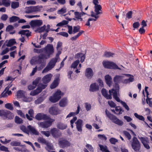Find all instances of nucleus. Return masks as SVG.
<instances>
[{
  "label": "nucleus",
  "instance_id": "f257e3e1",
  "mask_svg": "<svg viewBox=\"0 0 152 152\" xmlns=\"http://www.w3.org/2000/svg\"><path fill=\"white\" fill-rule=\"evenodd\" d=\"M130 75V74H124L120 75H116L114 77L113 80L116 88V90H115L118 91V92L119 89V84L122 82L125 76Z\"/></svg>",
  "mask_w": 152,
  "mask_h": 152
},
{
  "label": "nucleus",
  "instance_id": "f03ea898",
  "mask_svg": "<svg viewBox=\"0 0 152 152\" xmlns=\"http://www.w3.org/2000/svg\"><path fill=\"white\" fill-rule=\"evenodd\" d=\"M46 58L45 54L43 53L41 54L38 56L33 57L31 60L30 63L31 64H42L44 62V60L47 59Z\"/></svg>",
  "mask_w": 152,
  "mask_h": 152
},
{
  "label": "nucleus",
  "instance_id": "7ed1b4c3",
  "mask_svg": "<svg viewBox=\"0 0 152 152\" xmlns=\"http://www.w3.org/2000/svg\"><path fill=\"white\" fill-rule=\"evenodd\" d=\"M102 63L103 66L105 68L122 70L116 64L112 61L105 60L103 61Z\"/></svg>",
  "mask_w": 152,
  "mask_h": 152
},
{
  "label": "nucleus",
  "instance_id": "20e7f679",
  "mask_svg": "<svg viewBox=\"0 0 152 152\" xmlns=\"http://www.w3.org/2000/svg\"><path fill=\"white\" fill-rule=\"evenodd\" d=\"M58 58H54L51 59L48 64L47 66L42 71V73H46L51 70L55 66L58 60Z\"/></svg>",
  "mask_w": 152,
  "mask_h": 152
},
{
  "label": "nucleus",
  "instance_id": "39448f33",
  "mask_svg": "<svg viewBox=\"0 0 152 152\" xmlns=\"http://www.w3.org/2000/svg\"><path fill=\"white\" fill-rule=\"evenodd\" d=\"M105 113L107 116L115 124L119 126H122L123 125V122L122 121L117 118L115 115L110 113L107 110H106Z\"/></svg>",
  "mask_w": 152,
  "mask_h": 152
},
{
  "label": "nucleus",
  "instance_id": "423d86ee",
  "mask_svg": "<svg viewBox=\"0 0 152 152\" xmlns=\"http://www.w3.org/2000/svg\"><path fill=\"white\" fill-rule=\"evenodd\" d=\"M101 92L102 95L107 99H111L112 98V93L113 94L114 98V95H115L116 96H117L118 94V91L113 89L109 90V93L110 94L109 95L108 94L107 91L104 89H102V90Z\"/></svg>",
  "mask_w": 152,
  "mask_h": 152
},
{
  "label": "nucleus",
  "instance_id": "0eeeda50",
  "mask_svg": "<svg viewBox=\"0 0 152 152\" xmlns=\"http://www.w3.org/2000/svg\"><path fill=\"white\" fill-rule=\"evenodd\" d=\"M42 8V6H31L26 7L25 9V12L27 14L40 11Z\"/></svg>",
  "mask_w": 152,
  "mask_h": 152
},
{
  "label": "nucleus",
  "instance_id": "6e6552de",
  "mask_svg": "<svg viewBox=\"0 0 152 152\" xmlns=\"http://www.w3.org/2000/svg\"><path fill=\"white\" fill-rule=\"evenodd\" d=\"M0 116L4 119H12L13 118V114L10 111L7 110H2L0 111Z\"/></svg>",
  "mask_w": 152,
  "mask_h": 152
},
{
  "label": "nucleus",
  "instance_id": "1a4fd4ad",
  "mask_svg": "<svg viewBox=\"0 0 152 152\" xmlns=\"http://www.w3.org/2000/svg\"><path fill=\"white\" fill-rule=\"evenodd\" d=\"M63 94V93H61L60 90H58L56 92L53 96L50 97L49 100L53 103L56 102L58 101Z\"/></svg>",
  "mask_w": 152,
  "mask_h": 152
},
{
  "label": "nucleus",
  "instance_id": "9d476101",
  "mask_svg": "<svg viewBox=\"0 0 152 152\" xmlns=\"http://www.w3.org/2000/svg\"><path fill=\"white\" fill-rule=\"evenodd\" d=\"M132 147L135 151H139L140 148V144L139 140L136 137H134L132 143Z\"/></svg>",
  "mask_w": 152,
  "mask_h": 152
},
{
  "label": "nucleus",
  "instance_id": "9b49d317",
  "mask_svg": "<svg viewBox=\"0 0 152 152\" xmlns=\"http://www.w3.org/2000/svg\"><path fill=\"white\" fill-rule=\"evenodd\" d=\"M46 57V58L50 57V56L53 54L54 52L53 47L52 45L48 44L45 48Z\"/></svg>",
  "mask_w": 152,
  "mask_h": 152
},
{
  "label": "nucleus",
  "instance_id": "f8f14e48",
  "mask_svg": "<svg viewBox=\"0 0 152 152\" xmlns=\"http://www.w3.org/2000/svg\"><path fill=\"white\" fill-rule=\"evenodd\" d=\"M46 86V85L42 84L41 83L39 84L37 88L34 91H32L30 93V95L34 96L38 94L42 91V89L45 88Z\"/></svg>",
  "mask_w": 152,
  "mask_h": 152
},
{
  "label": "nucleus",
  "instance_id": "ddd939ff",
  "mask_svg": "<svg viewBox=\"0 0 152 152\" xmlns=\"http://www.w3.org/2000/svg\"><path fill=\"white\" fill-rule=\"evenodd\" d=\"M93 3L95 5V14L98 15L102 14V7L100 5L98 4L99 3L98 0H93Z\"/></svg>",
  "mask_w": 152,
  "mask_h": 152
},
{
  "label": "nucleus",
  "instance_id": "4468645a",
  "mask_svg": "<svg viewBox=\"0 0 152 152\" xmlns=\"http://www.w3.org/2000/svg\"><path fill=\"white\" fill-rule=\"evenodd\" d=\"M53 121V120L50 119L46 121L40 122L39 124V126L42 128H48L51 125Z\"/></svg>",
  "mask_w": 152,
  "mask_h": 152
},
{
  "label": "nucleus",
  "instance_id": "2eb2a0df",
  "mask_svg": "<svg viewBox=\"0 0 152 152\" xmlns=\"http://www.w3.org/2000/svg\"><path fill=\"white\" fill-rule=\"evenodd\" d=\"M139 138L141 140L144 147L147 149H148L150 148V147L148 145L149 143V140L147 138H145L143 137H139Z\"/></svg>",
  "mask_w": 152,
  "mask_h": 152
},
{
  "label": "nucleus",
  "instance_id": "dca6fc26",
  "mask_svg": "<svg viewBox=\"0 0 152 152\" xmlns=\"http://www.w3.org/2000/svg\"><path fill=\"white\" fill-rule=\"evenodd\" d=\"M94 73L92 69L90 68H88L86 69L85 75L88 79H90L93 77Z\"/></svg>",
  "mask_w": 152,
  "mask_h": 152
},
{
  "label": "nucleus",
  "instance_id": "f3484780",
  "mask_svg": "<svg viewBox=\"0 0 152 152\" xmlns=\"http://www.w3.org/2000/svg\"><path fill=\"white\" fill-rule=\"evenodd\" d=\"M132 11H129L127 12L126 15V18H124V17L121 16L119 20H118V21L119 23H120V21H123L125 22L127 19H129L132 18Z\"/></svg>",
  "mask_w": 152,
  "mask_h": 152
},
{
  "label": "nucleus",
  "instance_id": "a211bd4d",
  "mask_svg": "<svg viewBox=\"0 0 152 152\" xmlns=\"http://www.w3.org/2000/svg\"><path fill=\"white\" fill-rule=\"evenodd\" d=\"M119 95V94H118L117 96H116V95H114V98L115 99L116 101H117L118 102H120L122 105L127 110L129 111V108L128 107V106L127 105V104H126L125 102H124L122 101H121L119 97H118V96Z\"/></svg>",
  "mask_w": 152,
  "mask_h": 152
},
{
  "label": "nucleus",
  "instance_id": "6ab92c4d",
  "mask_svg": "<svg viewBox=\"0 0 152 152\" xmlns=\"http://www.w3.org/2000/svg\"><path fill=\"white\" fill-rule=\"evenodd\" d=\"M49 113L52 115H56L59 113V110L56 107H52L49 109Z\"/></svg>",
  "mask_w": 152,
  "mask_h": 152
},
{
  "label": "nucleus",
  "instance_id": "aec40b11",
  "mask_svg": "<svg viewBox=\"0 0 152 152\" xmlns=\"http://www.w3.org/2000/svg\"><path fill=\"white\" fill-rule=\"evenodd\" d=\"M60 147L62 148L69 146L70 145V143L68 141L65 140H60L59 142Z\"/></svg>",
  "mask_w": 152,
  "mask_h": 152
},
{
  "label": "nucleus",
  "instance_id": "412c9836",
  "mask_svg": "<svg viewBox=\"0 0 152 152\" xmlns=\"http://www.w3.org/2000/svg\"><path fill=\"white\" fill-rule=\"evenodd\" d=\"M35 118L38 120H40L42 119H47L48 118V117L46 115L42 113H39L35 116Z\"/></svg>",
  "mask_w": 152,
  "mask_h": 152
},
{
  "label": "nucleus",
  "instance_id": "4be33fe9",
  "mask_svg": "<svg viewBox=\"0 0 152 152\" xmlns=\"http://www.w3.org/2000/svg\"><path fill=\"white\" fill-rule=\"evenodd\" d=\"M52 75L51 74H48L42 78L43 83L45 84H46L49 82Z\"/></svg>",
  "mask_w": 152,
  "mask_h": 152
},
{
  "label": "nucleus",
  "instance_id": "5701e85b",
  "mask_svg": "<svg viewBox=\"0 0 152 152\" xmlns=\"http://www.w3.org/2000/svg\"><path fill=\"white\" fill-rule=\"evenodd\" d=\"M104 79L107 84L109 87L110 86L112 83V80L111 77L109 75H107L105 76Z\"/></svg>",
  "mask_w": 152,
  "mask_h": 152
},
{
  "label": "nucleus",
  "instance_id": "b1692460",
  "mask_svg": "<svg viewBox=\"0 0 152 152\" xmlns=\"http://www.w3.org/2000/svg\"><path fill=\"white\" fill-rule=\"evenodd\" d=\"M74 14L75 15V18L77 19L78 20L82 21L83 19L81 18V16L85 15L86 13L83 12H75Z\"/></svg>",
  "mask_w": 152,
  "mask_h": 152
},
{
  "label": "nucleus",
  "instance_id": "393cba45",
  "mask_svg": "<svg viewBox=\"0 0 152 152\" xmlns=\"http://www.w3.org/2000/svg\"><path fill=\"white\" fill-rule=\"evenodd\" d=\"M42 23V22L41 20H32L31 22L30 25L33 26H39L41 25Z\"/></svg>",
  "mask_w": 152,
  "mask_h": 152
},
{
  "label": "nucleus",
  "instance_id": "a878e982",
  "mask_svg": "<svg viewBox=\"0 0 152 152\" xmlns=\"http://www.w3.org/2000/svg\"><path fill=\"white\" fill-rule=\"evenodd\" d=\"M83 121L81 119H78L76 122V127L78 131L81 132L82 131V124Z\"/></svg>",
  "mask_w": 152,
  "mask_h": 152
},
{
  "label": "nucleus",
  "instance_id": "bb28decb",
  "mask_svg": "<svg viewBox=\"0 0 152 152\" xmlns=\"http://www.w3.org/2000/svg\"><path fill=\"white\" fill-rule=\"evenodd\" d=\"M99 89V86L96 83H93L90 85L89 90L91 91H96L98 90Z\"/></svg>",
  "mask_w": 152,
  "mask_h": 152
},
{
  "label": "nucleus",
  "instance_id": "cd10ccee",
  "mask_svg": "<svg viewBox=\"0 0 152 152\" xmlns=\"http://www.w3.org/2000/svg\"><path fill=\"white\" fill-rule=\"evenodd\" d=\"M28 113L30 115V116L26 114V117L27 118L29 121H31L32 120V118L34 116V112L33 110L31 109L29 110L28 111Z\"/></svg>",
  "mask_w": 152,
  "mask_h": 152
},
{
  "label": "nucleus",
  "instance_id": "c85d7f7f",
  "mask_svg": "<svg viewBox=\"0 0 152 152\" xmlns=\"http://www.w3.org/2000/svg\"><path fill=\"white\" fill-rule=\"evenodd\" d=\"M46 146L45 149L48 151L50 152L51 150H54V147L52 143L48 141L45 144Z\"/></svg>",
  "mask_w": 152,
  "mask_h": 152
},
{
  "label": "nucleus",
  "instance_id": "c756f323",
  "mask_svg": "<svg viewBox=\"0 0 152 152\" xmlns=\"http://www.w3.org/2000/svg\"><path fill=\"white\" fill-rule=\"evenodd\" d=\"M14 29V27L12 25H9L6 28V31L7 32H10V34H13L15 32V31L13 30Z\"/></svg>",
  "mask_w": 152,
  "mask_h": 152
},
{
  "label": "nucleus",
  "instance_id": "7c9ffc66",
  "mask_svg": "<svg viewBox=\"0 0 152 152\" xmlns=\"http://www.w3.org/2000/svg\"><path fill=\"white\" fill-rule=\"evenodd\" d=\"M91 16L94 18H90L88 19L91 22L96 21L99 17V15L95 14V12L93 11L91 12Z\"/></svg>",
  "mask_w": 152,
  "mask_h": 152
},
{
  "label": "nucleus",
  "instance_id": "2f4dec72",
  "mask_svg": "<svg viewBox=\"0 0 152 152\" xmlns=\"http://www.w3.org/2000/svg\"><path fill=\"white\" fill-rule=\"evenodd\" d=\"M80 107L79 104H78L77 107V110L76 112H71L69 114H68L66 116V118H69L72 116L74 115H77L79 113L80 111Z\"/></svg>",
  "mask_w": 152,
  "mask_h": 152
},
{
  "label": "nucleus",
  "instance_id": "473e14b6",
  "mask_svg": "<svg viewBox=\"0 0 152 152\" xmlns=\"http://www.w3.org/2000/svg\"><path fill=\"white\" fill-rule=\"evenodd\" d=\"M27 132H31L32 133H37V131L31 125L28 126H27Z\"/></svg>",
  "mask_w": 152,
  "mask_h": 152
},
{
  "label": "nucleus",
  "instance_id": "72a5a7b5",
  "mask_svg": "<svg viewBox=\"0 0 152 152\" xmlns=\"http://www.w3.org/2000/svg\"><path fill=\"white\" fill-rule=\"evenodd\" d=\"M19 34L23 35H26L28 37L30 35L31 32L28 30H22L19 32Z\"/></svg>",
  "mask_w": 152,
  "mask_h": 152
},
{
  "label": "nucleus",
  "instance_id": "f704fd0d",
  "mask_svg": "<svg viewBox=\"0 0 152 152\" xmlns=\"http://www.w3.org/2000/svg\"><path fill=\"white\" fill-rule=\"evenodd\" d=\"M100 150L102 152H110L107 149V146L103 145H102L99 144V145Z\"/></svg>",
  "mask_w": 152,
  "mask_h": 152
},
{
  "label": "nucleus",
  "instance_id": "c9c22d12",
  "mask_svg": "<svg viewBox=\"0 0 152 152\" xmlns=\"http://www.w3.org/2000/svg\"><path fill=\"white\" fill-rule=\"evenodd\" d=\"M59 105L60 106L63 107L66 105L67 104V100L66 98L62 99L60 102Z\"/></svg>",
  "mask_w": 152,
  "mask_h": 152
},
{
  "label": "nucleus",
  "instance_id": "e433bc0d",
  "mask_svg": "<svg viewBox=\"0 0 152 152\" xmlns=\"http://www.w3.org/2000/svg\"><path fill=\"white\" fill-rule=\"evenodd\" d=\"M19 6V3L18 1H12L11 3V7L13 9H15Z\"/></svg>",
  "mask_w": 152,
  "mask_h": 152
},
{
  "label": "nucleus",
  "instance_id": "4c0bfd02",
  "mask_svg": "<svg viewBox=\"0 0 152 152\" xmlns=\"http://www.w3.org/2000/svg\"><path fill=\"white\" fill-rule=\"evenodd\" d=\"M25 92L23 91L20 90L17 92V96L18 98H23Z\"/></svg>",
  "mask_w": 152,
  "mask_h": 152
},
{
  "label": "nucleus",
  "instance_id": "58836bf2",
  "mask_svg": "<svg viewBox=\"0 0 152 152\" xmlns=\"http://www.w3.org/2000/svg\"><path fill=\"white\" fill-rule=\"evenodd\" d=\"M84 32V31H80L76 35H75L73 37H71L70 39L72 41L76 40L78 38V37L80 36Z\"/></svg>",
  "mask_w": 152,
  "mask_h": 152
},
{
  "label": "nucleus",
  "instance_id": "ea45409f",
  "mask_svg": "<svg viewBox=\"0 0 152 152\" xmlns=\"http://www.w3.org/2000/svg\"><path fill=\"white\" fill-rule=\"evenodd\" d=\"M67 12V9L65 7H64L60 10H58L57 13L59 14H62L66 13Z\"/></svg>",
  "mask_w": 152,
  "mask_h": 152
},
{
  "label": "nucleus",
  "instance_id": "a19ab883",
  "mask_svg": "<svg viewBox=\"0 0 152 152\" xmlns=\"http://www.w3.org/2000/svg\"><path fill=\"white\" fill-rule=\"evenodd\" d=\"M46 137H48L51 134L52 136L55 138H58L61 135V134H43Z\"/></svg>",
  "mask_w": 152,
  "mask_h": 152
},
{
  "label": "nucleus",
  "instance_id": "79ce46f5",
  "mask_svg": "<svg viewBox=\"0 0 152 152\" xmlns=\"http://www.w3.org/2000/svg\"><path fill=\"white\" fill-rule=\"evenodd\" d=\"M58 80L57 79L54 80L50 86V88L52 89L55 88L58 85Z\"/></svg>",
  "mask_w": 152,
  "mask_h": 152
},
{
  "label": "nucleus",
  "instance_id": "37998d69",
  "mask_svg": "<svg viewBox=\"0 0 152 152\" xmlns=\"http://www.w3.org/2000/svg\"><path fill=\"white\" fill-rule=\"evenodd\" d=\"M114 55V53L109 52H106L104 53L103 56L106 57H113Z\"/></svg>",
  "mask_w": 152,
  "mask_h": 152
},
{
  "label": "nucleus",
  "instance_id": "c03bdc74",
  "mask_svg": "<svg viewBox=\"0 0 152 152\" xmlns=\"http://www.w3.org/2000/svg\"><path fill=\"white\" fill-rule=\"evenodd\" d=\"M16 43L15 39H10L7 44V46L8 47H10Z\"/></svg>",
  "mask_w": 152,
  "mask_h": 152
},
{
  "label": "nucleus",
  "instance_id": "a18cd8bd",
  "mask_svg": "<svg viewBox=\"0 0 152 152\" xmlns=\"http://www.w3.org/2000/svg\"><path fill=\"white\" fill-rule=\"evenodd\" d=\"M37 141L39 143H41L45 145L48 142V141H46L45 139H44L42 137H39L37 139Z\"/></svg>",
  "mask_w": 152,
  "mask_h": 152
},
{
  "label": "nucleus",
  "instance_id": "49530a36",
  "mask_svg": "<svg viewBox=\"0 0 152 152\" xmlns=\"http://www.w3.org/2000/svg\"><path fill=\"white\" fill-rule=\"evenodd\" d=\"M4 106L6 108L10 110H12L13 109L12 104L11 103H7Z\"/></svg>",
  "mask_w": 152,
  "mask_h": 152
},
{
  "label": "nucleus",
  "instance_id": "de8ad7c7",
  "mask_svg": "<svg viewBox=\"0 0 152 152\" xmlns=\"http://www.w3.org/2000/svg\"><path fill=\"white\" fill-rule=\"evenodd\" d=\"M19 19L18 17L16 16H13L9 18L10 21V22H13L18 20Z\"/></svg>",
  "mask_w": 152,
  "mask_h": 152
},
{
  "label": "nucleus",
  "instance_id": "09e8293b",
  "mask_svg": "<svg viewBox=\"0 0 152 152\" xmlns=\"http://www.w3.org/2000/svg\"><path fill=\"white\" fill-rule=\"evenodd\" d=\"M15 121L16 123L18 124L23 123V121L22 119L17 116H16L15 118Z\"/></svg>",
  "mask_w": 152,
  "mask_h": 152
},
{
  "label": "nucleus",
  "instance_id": "8fccbe9b",
  "mask_svg": "<svg viewBox=\"0 0 152 152\" xmlns=\"http://www.w3.org/2000/svg\"><path fill=\"white\" fill-rule=\"evenodd\" d=\"M57 127L60 129H64L66 128V126L62 123H59L58 124Z\"/></svg>",
  "mask_w": 152,
  "mask_h": 152
},
{
  "label": "nucleus",
  "instance_id": "3c124183",
  "mask_svg": "<svg viewBox=\"0 0 152 152\" xmlns=\"http://www.w3.org/2000/svg\"><path fill=\"white\" fill-rule=\"evenodd\" d=\"M7 87L6 88L4 91L1 94L0 98H5L7 97L8 96L7 94V92L6 91Z\"/></svg>",
  "mask_w": 152,
  "mask_h": 152
},
{
  "label": "nucleus",
  "instance_id": "603ef678",
  "mask_svg": "<svg viewBox=\"0 0 152 152\" xmlns=\"http://www.w3.org/2000/svg\"><path fill=\"white\" fill-rule=\"evenodd\" d=\"M80 29V27L78 26H74L73 31V34H74L78 32Z\"/></svg>",
  "mask_w": 152,
  "mask_h": 152
},
{
  "label": "nucleus",
  "instance_id": "864d4df0",
  "mask_svg": "<svg viewBox=\"0 0 152 152\" xmlns=\"http://www.w3.org/2000/svg\"><path fill=\"white\" fill-rule=\"evenodd\" d=\"M23 100L25 102H30L32 101V98L31 97H25L24 96L23 98Z\"/></svg>",
  "mask_w": 152,
  "mask_h": 152
},
{
  "label": "nucleus",
  "instance_id": "5fc2aeb1",
  "mask_svg": "<svg viewBox=\"0 0 152 152\" xmlns=\"http://www.w3.org/2000/svg\"><path fill=\"white\" fill-rule=\"evenodd\" d=\"M79 62L80 61L79 60L76 61L72 64L71 66V67L74 68H75L79 63Z\"/></svg>",
  "mask_w": 152,
  "mask_h": 152
},
{
  "label": "nucleus",
  "instance_id": "6e6d98bb",
  "mask_svg": "<svg viewBox=\"0 0 152 152\" xmlns=\"http://www.w3.org/2000/svg\"><path fill=\"white\" fill-rule=\"evenodd\" d=\"M134 115L136 118H138L140 120L142 121H144V118L142 116L138 115L136 113H134Z\"/></svg>",
  "mask_w": 152,
  "mask_h": 152
},
{
  "label": "nucleus",
  "instance_id": "4d7b16f0",
  "mask_svg": "<svg viewBox=\"0 0 152 152\" xmlns=\"http://www.w3.org/2000/svg\"><path fill=\"white\" fill-rule=\"evenodd\" d=\"M20 128L23 132L25 133H27L28 128H27L25 126L23 125H21L20 126Z\"/></svg>",
  "mask_w": 152,
  "mask_h": 152
},
{
  "label": "nucleus",
  "instance_id": "13d9d810",
  "mask_svg": "<svg viewBox=\"0 0 152 152\" xmlns=\"http://www.w3.org/2000/svg\"><path fill=\"white\" fill-rule=\"evenodd\" d=\"M109 141L112 144L114 145H115L116 143L118 142L117 139L113 137L110 138V139Z\"/></svg>",
  "mask_w": 152,
  "mask_h": 152
},
{
  "label": "nucleus",
  "instance_id": "bf43d9fd",
  "mask_svg": "<svg viewBox=\"0 0 152 152\" xmlns=\"http://www.w3.org/2000/svg\"><path fill=\"white\" fill-rule=\"evenodd\" d=\"M115 111H116L115 114H121V109L119 107H116L115 108Z\"/></svg>",
  "mask_w": 152,
  "mask_h": 152
},
{
  "label": "nucleus",
  "instance_id": "052dcab7",
  "mask_svg": "<svg viewBox=\"0 0 152 152\" xmlns=\"http://www.w3.org/2000/svg\"><path fill=\"white\" fill-rule=\"evenodd\" d=\"M40 79L39 78H37L34 80L33 82V85H35V86L39 83Z\"/></svg>",
  "mask_w": 152,
  "mask_h": 152
},
{
  "label": "nucleus",
  "instance_id": "680f3d73",
  "mask_svg": "<svg viewBox=\"0 0 152 152\" xmlns=\"http://www.w3.org/2000/svg\"><path fill=\"white\" fill-rule=\"evenodd\" d=\"M57 35H60L66 37H67L69 35L67 33L64 32H62L57 33Z\"/></svg>",
  "mask_w": 152,
  "mask_h": 152
},
{
  "label": "nucleus",
  "instance_id": "e2e57ef3",
  "mask_svg": "<svg viewBox=\"0 0 152 152\" xmlns=\"http://www.w3.org/2000/svg\"><path fill=\"white\" fill-rule=\"evenodd\" d=\"M85 106L86 109L87 111L90 110L91 109V105L90 104H88L87 103H85Z\"/></svg>",
  "mask_w": 152,
  "mask_h": 152
},
{
  "label": "nucleus",
  "instance_id": "0e129e2a",
  "mask_svg": "<svg viewBox=\"0 0 152 152\" xmlns=\"http://www.w3.org/2000/svg\"><path fill=\"white\" fill-rule=\"evenodd\" d=\"M10 144L12 146H19L20 145V143L16 141H12L11 143Z\"/></svg>",
  "mask_w": 152,
  "mask_h": 152
},
{
  "label": "nucleus",
  "instance_id": "69168bd1",
  "mask_svg": "<svg viewBox=\"0 0 152 152\" xmlns=\"http://www.w3.org/2000/svg\"><path fill=\"white\" fill-rule=\"evenodd\" d=\"M151 98H148L146 99V103L148 104L149 105L150 107H152V102L151 101Z\"/></svg>",
  "mask_w": 152,
  "mask_h": 152
},
{
  "label": "nucleus",
  "instance_id": "338daca9",
  "mask_svg": "<svg viewBox=\"0 0 152 152\" xmlns=\"http://www.w3.org/2000/svg\"><path fill=\"white\" fill-rule=\"evenodd\" d=\"M9 51V49L8 48H6L5 49L3 50L1 53L0 54L1 55H3L7 53Z\"/></svg>",
  "mask_w": 152,
  "mask_h": 152
},
{
  "label": "nucleus",
  "instance_id": "774afa93",
  "mask_svg": "<svg viewBox=\"0 0 152 152\" xmlns=\"http://www.w3.org/2000/svg\"><path fill=\"white\" fill-rule=\"evenodd\" d=\"M108 104L111 107H114L115 106V104L112 101H109L108 102Z\"/></svg>",
  "mask_w": 152,
  "mask_h": 152
}]
</instances>
